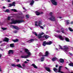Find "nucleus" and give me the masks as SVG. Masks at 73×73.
<instances>
[{
	"label": "nucleus",
	"instance_id": "f257e3e1",
	"mask_svg": "<svg viewBox=\"0 0 73 73\" xmlns=\"http://www.w3.org/2000/svg\"><path fill=\"white\" fill-rule=\"evenodd\" d=\"M25 52L27 54H28V55H27L22 56L21 57L22 58H28L29 57H30V56L32 54L29 51V50L28 49H25Z\"/></svg>",
	"mask_w": 73,
	"mask_h": 73
},
{
	"label": "nucleus",
	"instance_id": "f03ea898",
	"mask_svg": "<svg viewBox=\"0 0 73 73\" xmlns=\"http://www.w3.org/2000/svg\"><path fill=\"white\" fill-rule=\"evenodd\" d=\"M12 22H11L10 24H15L17 23H18V24H20V23H23L24 22V21L23 20H15L13 19H11Z\"/></svg>",
	"mask_w": 73,
	"mask_h": 73
},
{
	"label": "nucleus",
	"instance_id": "7ed1b4c3",
	"mask_svg": "<svg viewBox=\"0 0 73 73\" xmlns=\"http://www.w3.org/2000/svg\"><path fill=\"white\" fill-rule=\"evenodd\" d=\"M45 55H43V54L42 52H40L39 54V56L40 57H41V56H42V57L47 56L49 54V52L48 51H46L45 52Z\"/></svg>",
	"mask_w": 73,
	"mask_h": 73
},
{
	"label": "nucleus",
	"instance_id": "20e7f679",
	"mask_svg": "<svg viewBox=\"0 0 73 73\" xmlns=\"http://www.w3.org/2000/svg\"><path fill=\"white\" fill-rule=\"evenodd\" d=\"M52 14H53V13L51 12L50 13V15L51 16V18H49L50 20H51V21H54L55 20H56V19H55V17H54L53 15H52Z\"/></svg>",
	"mask_w": 73,
	"mask_h": 73
},
{
	"label": "nucleus",
	"instance_id": "39448f33",
	"mask_svg": "<svg viewBox=\"0 0 73 73\" xmlns=\"http://www.w3.org/2000/svg\"><path fill=\"white\" fill-rule=\"evenodd\" d=\"M63 48H64V51L65 53H66V54L68 53V52L69 51L68 50V47L67 46L64 45L63 46Z\"/></svg>",
	"mask_w": 73,
	"mask_h": 73
},
{
	"label": "nucleus",
	"instance_id": "423d86ee",
	"mask_svg": "<svg viewBox=\"0 0 73 73\" xmlns=\"http://www.w3.org/2000/svg\"><path fill=\"white\" fill-rule=\"evenodd\" d=\"M42 23L41 21H39V22H38L37 21L35 22V26L36 27H38V25L39 26H40L41 25H42Z\"/></svg>",
	"mask_w": 73,
	"mask_h": 73
},
{
	"label": "nucleus",
	"instance_id": "0eeeda50",
	"mask_svg": "<svg viewBox=\"0 0 73 73\" xmlns=\"http://www.w3.org/2000/svg\"><path fill=\"white\" fill-rule=\"evenodd\" d=\"M54 36L56 37L59 38H60L61 40H63L64 39L62 37V36L61 35H55Z\"/></svg>",
	"mask_w": 73,
	"mask_h": 73
},
{
	"label": "nucleus",
	"instance_id": "6e6552de",
	"mask_svg": "<svg viewBox=\"0 0 73 73\" xmlns=\"http://www.w3.org/2000/svg\"><path fill=\"white\" fill-rule=\"evenodd\" d=\"M50 1L52 3L53 5H57V3L56 1V0H50Z\"/></svg>",
	"mask_w": 73,
	"mask_h": 73
},
{
	"label": "nucleus",
	"instance_id": "1a4fd4ad",
	"mask_svg": "<svg viewBox=\"0 0 73 73\" xmlns=\"http://www.w3.org/2000/svg\"><path fill=\"white\" fill-rule=\"evenodd\" d=\"M44 35V33H42L40 34H39L38 35V38H44L43 36H42V35Z\"/></svg>",
	"mask_w": 73,
	"mask_h": 73
},
{
	"label": "nucleus",
	"instance_id": "9d476101",
	"mask_svg": "<svg viewBox=\"0 0 73 73\" xmlns=\"http://www.w3.org/2000/svg\"><path fill=\"white\" fill-rule=\"evenodd\" d=\"M15 2H13L12 4H9V7H12V6H13L14 7H15Z\"/></svg>",
	"mask_w": 73,
	"mask_h": 73
},
{
	"label": "nucleus",
	"instance_id": "9b49d317",
	"mask_svg": "<svg viewBox=\"0 0 73 73\" xmlns=\"http://www.w3.org/2000/svg\"><path fill=\"white\" fill-rule=\"evenodd\" d=\"M34 40H35V39H32L27 41V42L29 43H31V42H32L34 41Z\"/></svg>",
	"mask_w": 73,
	"mask_h": 73
},
{
	"label": "nucleus",
	"instance_id": "f8f14e48",
	"mask_svg": "<svg viewBox=\"0 0 73 73\" xmlns=\"http://www.w3.org/2000/svg\"><path fill=\"white\" fill-rule=\"evenodd\" d=\"M62 66H60L59 67V70H58V72L59 73H64L63 72L61 71V68H62Z\"/></svg>",
	"mask_w": 73,
	"mask_h": 73
},
{
	"label": "nucleus",
	"instance_id": "ddd939ff",
	"mask_svg": "<svg viewBox=\"0 0 73 73\" xmlns=\"http://www.w3.org/2000/svg\"><path fill=\"white\" fill-rule=\"evenodd\" d=\"M54 71L55 72V73H57L58 72V69L56 68H54L53 69Z\"/></svg>",
	"mask_w": 73,
	"mask_h": 73
},
{
	"label": "nucleus",
	"instance_id": "4468645a",
	"mask_svg": "<svg viewBox=\"0 0 73 73\" xmlns=\"http://www.w3.org/2000/svg\"><path fill=\"white\" fill-rule=\"evenodd\" d=\"M45 69L46 70L48 71L49 72H50L51 70H50V68L49 67H45Z\"/></svg>",
	"mask_w": 73,
	"mask_h": 73
},
{
	"label": "nucleus",
	"instance_id": "2eb2a0df",
	"mask_svg": "<svg viewBox=\"0 0 73 73\" xmlns=\"http://www.w3.org/2000/svg\"><path fill=\"white\" fill-rule=\"evenodd\" d=\"M59 62L60 63H64V60L63 59L60 58L59 59Z\"/></svg>",
	"mask_w": 73,
	"mask_h": 73
},
{
	"label": "nucleus",
	"instance_id": "dca6fc26",
	"mask_svg": "<svg viewBox=\"0 0 73 73\" xmlns=\"http://www.w3.org/2000/svg\"><path fill=\"white\" fill-rule=\"evenodd\" d=\"M13 50H9V54H13Z\"/></svg>",
	"mask_w": 73,
	"mask_h": 73
},
{
	"label": "nucleus",
	"instance_id": "f3484780",
	"mask_svg": "<svg viewBox=\"0 0 73 73\" xmlns=\"http://www.w3.org/2000/svg\"><path fill=\"white\" fill-rule=\"evenodd\" d=\"M35 13L37 15V16H38V15H40V14H42V13H40L38 12L37 11H36L35 12Z\"/></svg>",
	"mask_w": 73,
	"mask_h": 73
},
{
	"label": "nucleus",
	"instance_id": "a211bd4d",
	"mask_svg": "<svg viewBox=\"0 0 73 73\" xmlns=\"http://www.w3.org/2000/svg\"><path fill=\"white\" fill-rule=\"evenodd\" d=\"M42 45L43 46H45V45H47V42L46 41L43 42Z\"/></svg>",
	"mask_w": 73,
	"mask_h": 73
},
{
	"label": "nucleus",
	"instance_id": "6ab92c4d",
	"mask_svg": "<svg viewBox=\"0 0 73 73\" xmlns=\"http://www.w3.org/2000/svg\"><path fill=\"white\" fill-rule=\"evenodd\" d=\"M11 26L13 27L14 29H19V28L17 26L14 25H12Z\"/></svg>",
	"mask_w": 73,
	"mask_h": 73
},
{
	"label": "nucleus",
	"instance_id": "aec40b11",
	"mask_svg": "<svg viewBox=\"0 0 73 73\" xmlns=\"http://www.w3.org/2000/svg\"><path fill=\"white\" fill-rule=\"evenodd\" d=\"M10 46L11 48H14L15 47V45L14 43L11 44H10Z\"/></svg>",
	"mask_w": 73,
	"mask_h": 73
},
{
	"label": "nucleus",
	"instance_id": "412c9836",
	"mask_svg": "<svg viewBox=\"0 0 73 73\" xmlns=\"http://www.w3.org/2000/svg\"><path fill=\"white\" fill-rule=\"evenodd\" d=\"M8 41H9V39L7 38H5L3 40V41H6V42H8Z\"/></svg>",
	"mask_w": 73,
	"mask_h": 73
},
{
	"label": "nucleus",
	"instance_id": "4be33fe9",
	"mask_svg": "<svg viewBox=\"0 0 73 73\" xmlns=\"http://www.w3.org/2000/svg\"><path fill=\"white\" fill-rule=\"evenodd\" d=\"M31 3H30V5H33L34 4V3H35V2L33 0H31Z\"/></svg>",
	"mask_w": 73,
	"mask_h": 73
},
{
	"label": "nucleus",
	"instance_id": "5701e85b",
	"mask_svg": "<svg viewBox=\"0 0 73 73\" xmlns=\"http://www.w3.org/2000/svg\"><path fill=\"white\" fill-rule=\"evenodd\" d=\"M52 43V41H49V42H47V45H51Z\"/></svg>",
	"mask_w": 73,
	"mask_h": 73
},
{
	"label": "nucleus",
	"instance_id": "b1692460",
	"mask_svg": "<svg viewBox=\"0 0 73 73\" xmlns=\"http://www.w3.org/2000/svg\"><path fill=\"white\" fill-rule=\"evenodd\" d=\"M13 41L14 42H18L19 40L17 39H16L15 40H13Z\"/></svg>",
	"mask_w": 73,
	"mask_h": 73
},
{
	"label": "nucleus",
	"instance_id": "393cba45",
	"mask_svg": "<svg viewBox=\"0 0 73 73\" xmlns=\"http://www.w3.org/2000/svg\"><path fill=\"white\" fill-rule=\"evenodd\" d=\"M32 66H33L34 68L37 69V66H36L35 64H32Z\"/></svg>",
	"mask_w": 73,
	"mask_h": 73
},
{
	"label": "nucleus",
	"instance_id": "a878e982",
	"mask_svg": "<svg viewBox=\"0 0 73 73\" xmlns=\"http://www.w3.org/2000/svg\"><path fill=\"white\" fill-rule=\"evenodd\" d=\"M56 59L57 58L56 57H54L52 59V61H56Z\"/></svg>",
	"mask_w": 73,
	"mask_h": 73
},
{
	"label": "nucleus",
	"instance_id": "bb28decb",
	"mask_svg": "<svg viewBox=\"0 0 73 73\" xmlns=\"http://www.w3.org/2000/svg\"><path fill=\"white\" fill-rule=\"evenodd\" d=\"M66 23L67 25H69V24H70V23H69V20L66 21Z\"/></svg>",
	"mask_w": 73,
	"mask_h": 73
},
{
	"label": "nucleus",
	"instance_id": "cd10ccee",
	"mask_svg": "<svg viewBox=\"0 0 73 73\" xmlns=\"http://www.w3.org/2000/svg\"><path fill=\"white\" fill-rule=\"evenodd\" d=\"M32 33L33 34L35 35L36 36H37V34L36 33V32H33Z\"/></svg>",
	"mask_w": 73,
	"mask_h": 73
},
{
	"label": "nucleus",
	"instance_id": "c85d7f7f",
	"mask_svg": "<svg viewBox=\"0 0 73 73\" xmlns=\"http://www.w3.org/2000/svg\"><path fill=\"white\" fill-rule=\"evenodd\" d=\"M65 40L66 41H67V42H69V38H65Z\"/></svg>",
	"mask_w": 73,
	"mask_h": 73
},
{
	"label": "nucleus",
	"instance_id": "c756f323",
	"mask_svg": "<svg viewBox=\"0 0 73 73\" xmlns=\"http://www.w3.org/2000/svg\"><path fill=\"white\" fill-rule=\"evenodd\" d=\"M17 66L18 67V68H22L21 66V65H20V64H17L16 65V66Z\"/></svg>",
	"mask_w": 73,
	"mask_h": 73
},
{
	"label": "nucleus",
	"instance_id": "7c9ffc66",
	"mask_svg": "<svg viewBox=\"0 0 73 73\" xmlns=\"http://www.w3.org/2000/svg\"><path fill=\"white\" fill-rule=\"evenodd\" d=\"M68 29H69V31H70L71 32H73V29H72V28L70 27H69V28H68Z\"/></svg>",
	"mask_w": 73,
	"mask_h": 73
},
{
	"label": "nucleus",
	"instance_id": "2f4dec72",
	"mask_svg": "<svg viewBox=\"0 0 73 73\" xmlns=\"http://www.w3.org/2000/svg\"><path fill=\"white\" fill-rule=\"evenodd\" d=\"M44 38V37L46 39L48 38V35H44L43 36Z\"/></svg>",
	"mask_w": 73,
	"mask_h": 73
},
{
	"label": "nucleus",
	"instance_id": "473e14b6",
	"mask_svg": "<svg viewBox=\"0 0 73 73\" xmlns=\"http://www.w3.org/2000/svg\"><path fill=\"white\" fill-rule=\"evenodd\" d=\"M5 12H7V13H9V9H7L5 11Z\"/></svg>",
	"mask_w": 73,
	"mask_h": 73
},
{
	"label": "nucleus",
	"instance_id": "72a5a7b5",
	"mask_svg": "<svg viewBox=\"0 0 73 73\" xmlns=\"http://www.w3.org/2000/svg\"><path fill=\"white\" fill-rule=\"evenodd\" d=\"M59 49H61V50H63L64 49L62 48V46H60V45H59Z\"/></svg>",
	"mask_w": 73,
	"mask_h": 73
},
{
	"label": "nucleus",
	"instance_id": "f704fd0d",
	"mask_svg": "<svg viewBox=\"0 0 73 73\" xmlns=\"http://www.w3.org/2000/svg\"><path fill=\"white\" fill-rule=\"evenodd\" d=\"M68 65L71 66H73V63H70V64H68Z\"/></svg>",
	"mask_w": 73,
	"mask_h": 73
},
{
	"label": "nucleus",
	"instance_id": "c9c22d12",
	"mask_svg": "<svg viewBox=\"0 0 73 73\" xmlns=\"http://www.w3.org/2000/svg\"><path fill=\"white\" fill-rule=\"evenodd\" d=\"M11 10L12 11H14V12H17V10L15 9H11Z\"/></svg>",
	"mask_w": 73,
	"mask_h": 73
},
{
	"label": "nucleus",
	"instance_id": "e433bc0d",
	"mask_svg": "<svg viewBox=\"0 0 73 73\" xmlns=\"http://www.w3.org/2000/svg\"><path fill=\"white\" fill-rule=\"evenodd\" d=\"M64 31H65V30L64 29H62V33H65V32H64Z\"/></svg>",
	"mask_w": 73,
	"mask_h": 73
},
{
	"label": "nucleus",
	"instance_id": "4c0bfd02",
	"mask_svg": "<svg viewBox=\"0 0 73 73\" xmlns=\"http://www.w3.org/2000/svg\"><path fill=\"white\" fill-rule=\"evenodd\" d=\"M41 61H44V58L42 57L41 58Z\"/></svg>",
	"mask_w": 73,
	"mask_h": 73
},
{
	"label": "nucleus",
	"instance_id": "58836bf2",
	"mask_svg": "<svg viewBox=\"0 0 73 73\" xmlns=\"http://www.w3.org/2000/svg\"><path fill=\"white\" fill-rule=\"evenodd\" d=\"M11 66H13V67H16V65L14 64H12Z\"/></svg>",
	"mask_w": 73,
	"mask_h": 73
},
{
	"label": "nucleus",
	"instance_id": "ea45409f",
	"mask_svg": "<svg viewBox=\"0 0 73 73\" xmlns=\"http://www.w3.org/2000/svg\"><path fill=\"white\" fill-rule=\"evenodd\" d=\"M7 29V28H2V29H3V30H6Z\"/></svg>",
	"mask_w": 73,
	"mask_h": 73
},
{
	"label": "nucleus",
	"instance_id": "a19ab883",
	"mask_svg": "<svg viewBox=\"0 0 73 73\" xmlns=\"http://www.w3.org/2000/svg\"><path fill=\"white\" fill-rule=\"evenodd\" d=\"M26 17L27 18V19H28V18H29V15L27 14L26 15Z\"/></svg>",
	"mask_w": 73,
	"mask_h": 73
},
{
	"label": "nucleus",
	"instance_id": "79ce46f5",
	"mask_svg": "<svg viewBox=\"0 0 73 73\" xmlns=\"http://www.w3.org/2000/svg\"><path fill=\"white\" fill-rule=\"evenodd\" d=\"M10 19H11V17H8V18H7L8 20H10Z\"/></svg>",
	"mask_w": 73,
	"mask_h": 73
},
{
	"label": "nucleus",
	"instance_id": "37998d69",
	"mask_svg": "<svg viewBox=\"0 0 73 73\" xmlns=\"http://www.w3.org/2000/svg\"><path fill=\"white\" fill-rule=\"evenodd\" d=\"M22 66L24 68H25V64H22Z\"/></svg>",
	"mask_w": 73,
	"mask_h": 73
},
{
	"label": "nucleus",
	"instance_id": "c03bdc74",
	"mask_svg": "<svg viewBox=\"0 0 73 73\" xmlns=\"http://www.w3.org/2000/svg\"><path fill=\"white\" fill-rule=\"evenodd\" d=\"M6 1L7 2H8L9 3H10V2H11V0H7Z\"/></svg>",
	"mask_w": 73,
	"mask_h": 73
},
{
	"label": "nucleus",
	"instance_id": "a18cd8bd",
	"mask_svg": "<svg viewBox=\"0 0 73 73\" xmlns=\"http://www.w3.org/2000/svg\"><path fill=\"white\" fill-rule=\"evenodd\" d=\"M17 32V30H15L14 31V33H16Z\"/></svg>",
	"mask_w": 73,
	"mask_h": 73
},
{
	"label": "nucleus",
	"instance_id": "49530a36",
	"mask_svg": "<svg viewBox=\"0 0 73 73\" xmlns=\"http://www.w3.org/2000/svg\"><path fill=\"white\" fill-rule=\"evenodd\" d=\"M39 27H40V28H41V29H44V27H43L42 26H39Z\"/></svg>",
	"mask_w": 73,
	"mask_h": 73
},
{
	"label": "nucleus",
	"instance_id": "de8ad7c7",
	"mask_svg": "<svg viewBox=\"0 0 73 73\" xmlns=\"http://www.w3.org/2000/svg\"><path fill=\"white\" fill-rule=\"evenodd\" d=\"M69 53L70 56H73V54L72 53H70V52H69Z\"/></svg>",
	"mask_w": 73,
	"mask_h": 73
},
{
	"label": "nucleus",
	"instance_id": "09e8293b",
	"mask_svg": "<svg viewBox=\"0 0 73 73\" xmlns=\"http://www.w3.org/2000/svg\"><path fill=\"white\" fill-rule=\"evenodd\" d=\"M20 61V60H19V59H17L16 60V61L17 62H19V61Z\"/></svg>",
	"mask_w": 73,
	"mask_h": 73
},
{
	"label": "nucleus",
	"instance_id": "8fccbe9b",
	"mask_svg": "<svg viewBox=\"0 0 73 73\" xmlns=\"http://www.w3.org/2000/svg\"><path fill=\"white\" fill-rule=\"evenodd\" d=\"M56 32H57L58 33H60V31H56Z\"/></svg>",
	"mask_w": 73,
	"mask_h": 73
},
{
	"label": "nucleus",
	"instance_id": "3c124183",
	"mask_svg": "<svg viewBox=\"0 0 73 73\" xmlns=\"http://www.w3.org/2000/svg\"><path fill=\"white\" fill-rule=\"evenodd\" d=\"M24 63H25V64H27L28 63V62L26 61H25L24 62Z\"/></svg>",
	"mask_w": 73,
	"mask_h": 73
},
{
	"label": "nucleus",
	"instance_id": "603ef678",
	"mask_svg": "<svg viewBox=\"0 0 73 73\" xmlns=\"http://www.w3.org/2000/svg\"><path fill=\"white\" fill-rule=\"evenodd\" d=\"M0 50H2V51H3V49H1V48L0 47Z\"/></svg>",
	"mask_w": 73,
	"mask_h": 73
},
{
	"label": "nucleus",
	"instance_id": "864d4df0",
	"mask_svg": "<svg viewBox=\"0 0 73 73\" xmlns=\"http://www.w3.org/2000/svg\"><path fill=\"white\" fill-rule=\"evenodd\" d=\"M1 56H2V54H0V58H1Z\"/></svg>",
	"mask_w": 73,
	"mask_h": 73
},
{
	"label": "nucleus",
	"instance_id": "5fc2aeb1",
	"mask_svg": "<svg viewBox=\"0 0 73 73\" xmlns=\"http://www.w3.org/2000/svg\"><path fill=\"white\" fill-rule=\"evenodd\" d=\"M71 24H73V22H72L70 23Z\"/></svg>",
	"mask_w": 73,
	"mask_h": 73
},
{
	"label": "nucleus",
	"instance_id": "6e6d98bb",
	"mask_svg": "<svg viewBox=\"0 0 73 73\" xmlns=\"http://www.w3.org/2000/svg\"><path fill=\"white\" fill-rule=\"evenodd\" d=\"M56 68H57L58 67V65H56Z\"/></svg>",
	"mask_w": 73,
	"mask_h": 73
},
{
	"label": "nucleus",
	"instance_id": "4d7b16f0",
	"mask_svg": "<svg viewBox=\"0 0 73 73\" xmlns=\"http://www.w3.org/2000/svg\"><path fill=\"white\" fill-rule=\"evenodd\" d=\"M3 9H5V7L4 6L3 7Z\"/></svg>",
	"mask_w": 73,
	"mask_h": 73
},
{
	"label": "nucleus",
	"instance_id": "13d9d810",
	"mask_svg": "<svg viewBox=\"0 0 73 73\" xmlns=\"http://www.w3.org/2000/svg\"><path fill=\"white\" fill-rule=\"evenodd\" d=\"M26 60L27 61H29V60L28 59H26Z\"/></svg>",
	"mask_w": 73,
	"mask_h": 73
},
{
	"label": "nucleus",
	"instance_id": "bf43d9fd",
	"mask_svg": "<svg viewBox=\"0 0 73 73\" xmlns=\"http://www.w3.org/2000/svg\"><path fill=\"white\" fill-rule=\"evenodd\" d=\"M3 42V41H0V43H1V42Z\"/></svg>",
	"mask_w": 73,
	"mask_h": 73
},
{
	"label": "nucleus",
	"instance_id": "052dcab7",
	"mask_svg": "<svg viewBox=\"0 0 73 73\" xmlns=\"http://www.w3.org/2000/svg\"><path fill=\"white\" fill-rule=\"evenodd\" d=\"M23 9H24V10H25V8H24V7H23Z\"/></svg>",
	"mask_w": 73,
	"mask_h": 73
},
{
	"label": "nucleus",
	"instance_id": "680f3d73",
	"mask_svg": "<svg viewBox=\"0 0 73 73\" xmlns=\"http://www.w3.org/2000/svg\"><path fill=\"white\" fill-rule=\"evenodd\" d=\"M56 50H57L58 51V49L56 48Z\"/></svg>",
	"mask_w": 73,
	"mask_h": 73
},
{
	"label": "nucleus",
	"instance_id": "e2e57ef3",
	"mask_svg": "<svg viewBox=\"0 0 73 73\" xmlns=\"http://www.w3.org/2000/svg\"><path fill=\"white\" fill-rule=\"evenodd\" d=\"M65 68H66V69H68L66 67H65Z\"/></svg>",
	"mask_w": 73,
	"mask_h": 73
},
{
	"label": "nucleus",
	"instance_id": "0e129e2a",
	"mask_svg": "<svg viewBox=\"0 0 73 73\" xmlns=\"http://www.w3.org/2000/svg\"><path fill=\"white\" fill-rule=\"evenodd\" d=\"M59 18H60V19H62V17H59Z\"/></svg>",
	"mask_w": 73,
	"mask_h": 73
},
{
	"label": "nucleus",
	"instance_id": "69168bd1",
	"mask_svg": "<svg viewBox=\"0 0 73 73\" xmlns=\"http://www.w3.org/2000/svg\"><path fill=\"white\" fill-rule=\"evenodd\" d=\"M1 46H3V44H1Z\"/></svg>",
	"mask_w": 73,
	"mask_h": 73
},
{
	"label": "nucleus",
	"instance_id": "338daca9",
	"mask_svg": "<svg viewBox=\"0 0 73 73\" xmlns=\"http://www.w3.org/2000/svg\"><path fill=\"white\" fill-rule=\"evenodd\" d=\"M0 72H1V68H0Z\"/></svg>",
	"mask_w": 73,
	"mask_h": 73
},
{
	"label": "nucleus",
	"instance_id": "774afa93",
	"mask_svg": "<svg viewBox=\"0 0 73 73\" xmlns=\"http://www.w3.org/2000/svg\"><path fill=\"white\" fill-rule=\"evenodd\" d=\"M46 25H43V26H44V27H45V26H46Z\"/></svg>",
	"mask_w": 73,
	"mask_h": 73
}]
</instances>
